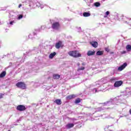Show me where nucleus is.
<instances>
[{
  "mask_svg": "<svg viewBox=\"0 0 131 131\" xmlns=\"http://www.w3.org/2000/svg\"><path fill=\"white\" fill-rule=\"evenodd\" d=\"M127 66V63H126V62H125L118 68V70H119V71H122V70H123V69H124V68H125V67Z\"/></svg>",
  "mask_w": 131,
  "mask_h": 131,
  "instance_id": "0eeeda50",
  "label": "nucleus"
},
{
  "mask_svg": "<svg viewBox=\"0 0 131 131\" xmlns=\"http://www.w3.org/2000/svg\"><path fill=\"white\" fill-rule=\"evenodd\" d=\"M83 16L84 17H90V16H91V13L89 12H84L83 13Z\"/></svg>",
  "mask_w": 131,
  "mask_h": 131,
  "instance_id": "2eb2a0df",
  "label": "nucleus"
},
{
  "mask_svg": "<svg viewBox=\"0 0 131 131\" xmlns=\"http://www.w3.org/2000/svg\"><path fill=\"white\" fill-rule=\"evenodd\" d=\"M61 27V25L59 22H54L52 24V28L54 30H59Z\"/></svg>",
  "mask_w": 131,
  "mask_h": 131,
  "instance_id": "f03ea898",
  "label": "nucleus"
},
{
  "mask_svg": "<svg viewBox=\"0 0 131 131\" xmlns=\"http://www.w3.org/2000/svg\"><path fill=\"white\" fill-rule=\"evenodd\" d=\"M34 35H36V33H34Z\"/></svg>",
  "mask_w": 131,
  "mask_h": 131,
  "instance_id": "c756f323",
  "label": "nucleus"
},
{
  "mask_svg": "<svg viewBox=\"0 0 131 131\" xmlns=\"http://www.w3.org/2000/svg\"><path fill=\"white\" fill-rule=\"evenodd\" d=\"M6 74H7V73L6 72V71L3 72L0 74V78H3V77H5V76H6Z\"/></svg>",
  "mask_w": 131,
  "mask_h": 131,
  "instance_id": "4468645a",
  "label": "nucleus"
},
{
  "mask_svg": "<svg viewBox=\"0 0 131 131\" xmlns=\"http://www.w3.org/2000/svg\"><path fill=\"white\" fill-rule=\"evenodd\" d=\"M123 83V82L121 80L117 81L115 82L114 86H115V88H119V86H121V85H122Z\"/></svg>",
  "mask_w": 131,
  "mask_h": 131,
  "instance_id": "39448f33",
  "label": "nucleus"
},
{
  "mask_svg": "<svg viewBox=\"0 0 131 131\" xmlns=\"http://www.w3.org/2000/svg\"><path fill=\"white\" fill-rule=\"evenodd\" d=\"M4 94L3 93H1L0 94V99H3V98L4 97Z\"/></svg>",
  "mask_w": 131,
  "mask_h": 131,
  "instance_id": "4be33fe9",
  "label": "nucleus"
},
{
  "mask_svg": "<svg viewBox=\"0 0 131 131\" xmlns=\"http://www.w3.org/2000/svg\"><path fill=\"white\" fill-rule=\"evenodd\" d=\"M115 80H116V78H112L111 79V81H115Z\"/></svg>",
  "mask_w": 131,
  "mask_h": 131,
  "instance_id": "5701e85b",
  "label": "nucleus"
},
{
  "mask_svg": "<svg viewBox=\"0 0 131 131\" xmlns=\"http://www.w3.org/2000/svg\"><path fill=\"white\" fill-rule=\"evenodd\" d=\"M82 66H84V65H85V63L84 62L82 63Z\"/></svg>",
  "mask_w": 131,
  "mask_h": 131,
  "instance_id": "cd10ccee",
  "label": "nucleus"
},
{
  "mask_svg": "<svg viewBox=\"0 0 131 131\" xmlns=\"http://www.w3.org/2000/svg\"><path fill=\"white\" fill-rule=\"evenodd\" d=\"M76 96H75V95L74 94H73V95H71L67 96V99L71 100L72 99H74V98H76Z\"/></svg>",
  "mask_w": 131,
  "mask_h": 131,
  "instance_id": "9d476101",
  "label": "nucleus"
},
{
  "mask_svg": "<svg viewBox=\"0 0 131 131\" xmlns=\"http://www.w3.org/2000/svg\"><path fill=\"white\" fill-rule=\"evenodd\" d=\"M68 54L71 57H73V58H78L79 57H81V54L79 53L78 51L76 50L70 51L68 52Z\"/></svg>",
  "mask_w": 131,
  "mask_h": 131,
  "instance_id": "f257e3e1",
  "label": "nucleus"
},
{
  "mask_svg": "<svg viewBox=\"0 0 131 131\" xmlns=\"http://www.w3.org/2000/svg\"><path fill=\"white\" fill-rule=\"evenodd\" d=\"M16 110L20 112L22 111H25V110H26V107H25L24 105H19L17 106Z\"/></svg>",
  "mask_w": 131,
  "mask_h": 131,
  "instance_id": "20e7f679",
  "label": "nucleus"
},
{
  "mask_svg": "<svg viewBox=\"0 0 131 131\" xmlns=\"http://www.w3.org/2000/svg\"><path fill=\"white\" fill-rule=\"evenodd\" d=\"M85 69V68L84 67H82L81 68H79L77 69V71H80L81 70H84Z\"/></svg>",
  "mask_w": 131,
  "mask_h": 131,
  "instance_id": "aec40b11",
  "label": "nucleus"
},
{
  "mask_svg": "<svg viewBox=\"0 0 131 131\" xmlns=\"http://www.w3.org/2000/svg\"><path fill=\"white\" fill-rule=\"evenodd\" d=\"M103 54V52L101 51H98L96 52L97 56H102Z\"/></svg>",
  "mask_w": 131,
  "mask_h": 131,
  "instance_id": "f3484780",
  "label": "nucleus"
},
{
  "mask_svg": "<svg viewBox=\"0 0 131 131\" xmlns=\"http://www.w3.org/2000/svg\"><path fill=\"white\" fill-rule=\"evenodd\" d=\"M60 78V75L55 74L53 75V79H59Z\"/></svg>",
  "mask_w": 131,
  "mask_h": 131,
  "instance_id": "dca6fc26",
  "label": "nucleus"
},
{
  "mask_svg": "<svg viewBox=\"0 0 131 131\" xmlns=\"http://www.w3.org/2000/svg\"><path fill=\"white\" fill-rule=\"evenodd\" d=\"M21 7H22V4H19L18 6V8H20Z\"/></svg>",
  "mask_w": 131,
  "mask_h": 131,
  "instance_id": "bb28decb",
  "label": "nucleus"
},
{
  "mask_svg": "<svg viewBox=\"0 0 131 131\" xmlns=\"http://www.w3.org/2000/svg\"><path fill=\"white\" fill-rule=\"evenodd\" d=\"M109 14H110V12L109 11H106L105 13V15H106V16H108Z\"/></svg>",
  "mask_w": 131,
  "mask_h": 131,
  "instance_id": "393cba45",
  "label": "nucleus"
},
{
  "mask_svg": "<svg viewBox=\"0 0 131 131\" xmlns=\"http://www.w3.org/2000/svg\"><path fill=\"white\" fill-rule=\"evenodd\" d=\"M129 113L131 114V109L129 110Z\"/></svg>",
  "mask_w": 131,
  "mask_h": 131,
  "instance_id": "c85d7f7f",
  "label": "nucleus"
},
{
  "mask_svg": "<svg viewBox=\"0 0 131 131\" xmlns=\"http://www.w3.org/2000/svg\"><path fill=\"white\" fill-rule=\"evenodd\" d=\"M90 45L93 47V48H98V42L97 41H91L90 42Z\"/></svg>",
  "mask_w": 131,
  "mask_h": 131,
  "instance_id": "6e6552de",
  "label": "nucleus"
},
{
  "mask_svg": "<svg viewBox=\"0 0 131 131\" xmlns=\"http://www.w3.org/2000/svg\"><path fill=\"white\" fill-rule=\"evenodd\" d=\"M73 126H74V124L73 123H69L66 125V127L68 129L71 128L73 127Z\"/></svg>",
  "mask_w": 131,
  "mask_h": 131,
  "instance_id": "f8f14e48",
  "label": "nucleus"
},
{
  "mask_svg": "<svg viewBox=\"0 0 131 131\" xmlns=\"http://www.w3.org/2000/svg\"><path fill=\"white\" fill-rule=\"evenodd\" d=\"M23 18V15H19L18 16V19H22Z\"/></svg>",
  "mask_w": 131,
  "mask_h": 131,
  "instance_id": "b1692460",
  "label": "nucleus"
},
{
  "mask_svg": "<svg viewBox=\"0 0 131 131\" xmlns=\"http://www.w3.org/2000/svg\"><path fill=\"white\" fill-rule=\"evenodd\" d=\"M14 23V21H11L10 22V25H13V23Z\"/></svg>",
  "mask_w": 131,
  "mask_h": 131,
  "instance_id": "a878e982",
  "label": "nucleus"
},
{
  "mask_svg": "<svg viewBox=\"0 0 131 131\" xmlns=\"http://www.w3.org/2000/svg\"><path fill=\"white\" fill-rule=\"evenodd\" d=\"M64 45H62V41H58L55 45L56 49H59V48H63Z\"/></svg>",
  "mask_w": 131,
  "mask_h": 131,
  "instance_id": "423d86ee",
  "label": "nucleus"
},
{
  "mask_svg": "<svg viewBox=\"0 0 131 131\" xmlns=\"http://www.w3.org/2000/svg\"><path fill=\"white\" fill-rule=\"evenodd\" d=\"M100 5L101 4L99 2H96L94 3V6H95V7H100Z\"/></svg>",
  "mask_w": 131,
  "mask_h": 131,
  "instance_id": "412c9836",
  "label": "nucleus"
},
{
  "mask_svg": "<svg viewBox=\"0 0 131 131\" xmlns=\"http://www.w3.org/2000/svg\"><path fill=\"white\" fill-rule=\"evenodd\" d=\"M78 66H79V64H78Z\"/></svg>",
  "mask_w": 131,
  "mask_h": 131,
  "instance_id": "7c9ffc66",
  "label": "nucleus"
},
{
  "mask_svg": "<svg viewBox=\"0 0 131 131\" xmlns=\"http://www.w3.org/2000/svg\"><path fill=\"white\" fill-rule=\"evenodd\" d=\"M126 49L127 51H131V46L129 45H127L126 47Z\"/></svg>",
  "mask_w": 131,
  "mask_h": 131,
  "instance_id": "6ab92c4d",
  "label": "nucleus"
},
{
  "mask_svg": "<svg viewBox=\"0 0 131 131\" xmlns=\"http://www.w3.org/2000/svg\"><path fill=\"white\" fill-rule=\"evenodd\" d=\"M56 55H57V53L56 52L51 53L49 55V59H53V58H54V57H55Z\"/></svg>",
  "mask_w": 131,
  "mask_h": 131,
  "instance_id": "ddd939ff",
  "label": "nucleus"
},
{
  "mask_svg": "<svg viewBox=\"0 0 131 131\" xmlns=\"http://www.w3.org/2000/svg\"><path fill=\"white\" fill-rule=\"evenodd\" d=\"M54 103L57 104V105H61L62 104V100H61V99H56L54 101Z\"/></svg>",
  "mask_w": 131,
  "mask_h": 131,
  "instance_id": "9b49d317",
  "label": "nucleus"
},
{
  "mask_svg": "<svg viewBox=\"0 0 131 131\" xmlns=\"http://www.w3.org/2000/svg\"><path fill=\"white\" fill-rule=\"evenodd\" d=\"M95 54H96V51H89L87 53V55L88 56H94V55H95Z\"/></svg>",
  "mask_w": 131,
  "mask_h": 131,
  "instance_id": "1a4fd4ad",
  "label": "nucleus"
},
{
  "mask_svg": "<svg viewBox=\"0 0 131 131\" xmlns=\"http://www.w3.org/2000/svg\"><path fill=\"white\" fill-rule=\"evenodd\" d=\"M17 88L22 89V90H25L26 89V84L24 82H18L16 84Z\"/></svg>",
  "mask_w": 131,
  "mask_h": 131,
  "instance_id": "7ed1b4c3",
  "label": "nucleus"
},
{
  "mask_svg": "<svg viewBox=\"0 0 131 131\" xmlns=\"http://www.w3.org/2000/svg\"><path fill=\"white\" fill-rule=\"evenodd\" d=\"M80 102H81V100H80V98H77V99L75 100V104H78V103H80Z\"/></svg>",
  "mask_w": 131,
  "mask_h": 131,
  "instance_id": "a211bd4d",
  "label": "nucleus"
}]
</instances>
